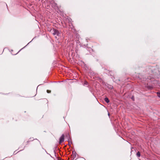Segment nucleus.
Instances as JSON below:
<instances>
[{"mask_svg": "<svg viewBox=\"0 0 160 160\" xmlns=\"http://www.w3.org/2000/svg\"><path fill=\"white\" fill-rule=\"evenodd\" d=\"M104 100L107 103H108L109 102L108 99L107 97L105 98Z\"/></svg>", "mask_w": 160, "mask_h": 160, "instance_id": "nucleus-4", "label": "nucleus"}, {"mask_svg": "<svg viewBox=\"0 0 160 160\" xmlns=\"http://www.w3.org/2000/svg\"><path fill=\"white\" fill-rule=\"evenodd\" d=\"M136 155H137V156L138 157H139L140 156V153L139 152H137Z\"/></svg>", "mask_w": 160, "mask_h": 160, "instance_id": "nucleus-5", "label": "nucleus"}, {"mask_svg": "<svg viewBox=\"0 0 160 160\" xmlns=\"http://www.w3.org/2000/svg\"><path fill=\"white\" fill-rule=\"evenodd\" d=\"M47 92L48 93H50L51 92V91H49L48 90H47Z\"/></svg>", "mask_w": 160, "mask_h": 160, "instance_id": "nucleus-11", "label": "nucleus"}, {"mask_svg": "<svg viewBox=\"0 0 160 160\" xmlns=\"http://www.w3.org/2000/svg\"><path fill=\"white\" fill-rule=\"evenodd\" d=\"M157 96L158 97L160 98V92H157Z\"/></svg>", "mask_w": 160, "mask_h": 160, "instance_id": "nucleus-7", "label": "nucleus"}, {"mask_svg": "<svg viewBox=\"0 0 160 160\" xmlns=\"http://www.w3.org/2000/svg\"><path fill=\"white\" fill-rule=\"evenodd\" d=\"M64 136L62 134L59 139V143H61L64 141Z\"/></svg>", "mask_w": 160, "mask_h": 160, "instance_id": "nucleus-2", "label": "nucleus"}, {"mask_svg": "<svg viewBox=\"0 0 160 160\" xmlns=\"http://www.w3.org/2000/svg\"><path fill=\"white\" fill-rule=\"evenodd\" d=\"M66 137H67L68 140H69V139H70V135L69 134H68L67 135Z\"/></svg>", "mask_w": 160, "mask_h": 160, "instance_id": "nucleus-6", "label": "nucleus"}, {"mask_svg": "<svg viewBox=\"0 0 160 160\" xmlns=\"http://www.w3.org/2000/svg\"><path fill=\"white\" fill-rule=\"evenodd\" d=\"M72 154H73V159L75 158V160H76L77 159V158H76V156L77 155V154L76 152L75 151H73L72 152Z\"/></svg>", "mask_w": 160, "mask_h": 160, "instance_id": "nucleus-3", "label": "nucleus"}, {"mask_svg": "<svg viewBox=\"0 0 160 160\" xmlns=\"http://www.w3.org/2000/svg\"><path fill=\"white\" fill-rule=\"evenodd\" d=\"M52 34L54 35L59 36L60 35V33L59 31L56 29H53V30Z\"/></svg>", "mask_w": 160, "mask_h": 160, "instance_id": "nucleus-1", "label": "nucleus"}, {"mask_svg": "<svg viewBox=\"0 0 160 160\" xmlns=\"http://www.w3.org/2000/svg\"><path fill=\"white\" fill-rule=\"evenodd\" d=\"M131 99L133 100H134V97L133 96H132V98H131Z\"/></svg>", "mask_w": 160, "mask_h": 160, "instance_id": "nucleus-10", "label": "nucleus"}, {"mask_svg": "<svg viewBox=\"0 0 160 160\" xmlns=\"http://www.w3.org/2000/svg\"><path fill=\"white\" fill-rule=\"evenodd\" d=\"M154 78V77L153 76H152V77H150V78H147V79H149V80H150L152 78Z\"/></svg>", "mask_w": 160, "mask_h": 160, "instance_id": "nucleus-8", "label": "nucleus"}, {"mask_svg": "<svg viewBox=\"0 0 160 160\" xmlns=\"http://www.w3.org/2000/svg\"><path fill=\"white\" fill-rule=\"evenodd\" d=\"M88 82L87 81H85L84 82V84L85 85H87Z\"/></svg>", "mask_w": 160, "mask_h": 160, "instance_id": "nucleus-9", "label": "nucleus"}]
</instances>
